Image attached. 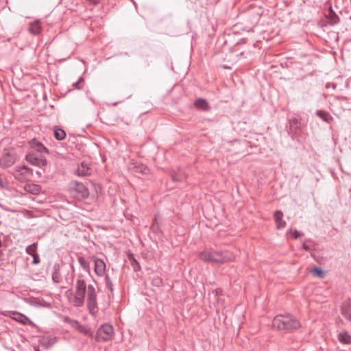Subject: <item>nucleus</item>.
Segmentation results:
<instances>
[{
    "label": "nucleus",
    "mask_w": 351,
    "mask_h": 351,
    "mask_svg": "<svg viewBox=\"0 0 351 351\" xmlns=\"http://www.w3.org/2000/svg\"><path fill=\"white\" fill-rule=\"evenodd\" d=\"M234 254L228 251H213L212 252L204 251L199 254V258L205 262L213 263H225L234 259Z\"/></svg>",
    "instance_id": "nucleus-1"
},
{
    "label": "nucleus",
    "mask_w": 351,
    "mask_h": 351,
    "mask_svg": "<svg viewBox=\"0 0 351 351\" xmlns=\"http://www.w3.org/2000/svg\"><path fill=\"white\" fill-rule=\"evenodd\" d=\"M300 326V322L289 314L276 315L273 320V327L278 330H295Z\"/></svg>",
    "instance_id": "nucleus-2"
},
{
    "label": "nucleus",
    "mask_w": 351,
    "mask_h": 351,
    "mask_svg": "<svg viewBox=\"0 0 351 351\" xmlns=\"http://www.w3.org/2000/svg\"><path fill=\"white\" fill-rule=\"evenodd\" d=\"M86 291V285L84 279L79 276L75 282V290L72 304L75 306H81L84 302V298Z\"/></svg>",
    "instance_id": "nucleus-3"
},
{
    "label": "nucleus",
    "mask_w": 351,
    "mask_h": 351,
    "mask_svg": "<svg viewBox=\"0 0 351 351\" xmlns=\"http://www.w3.org/2000/svg\"><path fill=\"white\" fill-rule=\"evenodd\" d=\"M87 306L92 315H95L97 313L96 290L92 285H89L87 288Z\"/></svg>",
    "instance_id": "nucleus-4"
},
{
    "label": "nucleus",
    "mask_w": 351,
    "mask_h": 351,
    "mask_svg": "<svg viewBox=\"0 0 351 351\" xmlns=\"http://www.w3.org/2000/svg\"><path fill=\"white\" fill-rule=\"evenodd\" d=\"M113 334V328L110 324H104L101 326L95 337V340L99 341H106L110 340Z\"/></svg>",
    "instance_id": "nucleus-5"
},
{
    "label": "nucleus",
    "mask_w": 351,
    "mask_h": 351,
    "mask_svg": "<svg viewBox=\"0 0 351 351\" xmlns=\"http://www.w3.org/2000/svg\"><path fill=\"white\" fill-rule=\"evenodd\" d=\"M26 160L32 165L38 167H43L47 165L46 159L33 151L26 156Z\"/></svg>",
    "instance_id": "nucleus-6"
},
{
    "label": "nucleus",
    "mask_w": 351,
    "mask_h": 351,
    "mask_svg": "<svg viewBox=\"0 0 351 351\" xmlns=\"http://www.w3.org/2000/svg\"><path fill=\"white\" fill-rule=\"evenodd\" d=\"M15 162V157L9 152L5 153L0 160V165L4 168L12 166Z\"/></svg>",
    "instance_id": "nucleus-7"
},
{
    "label": "nucleus",
    "mask_w": 351,
    "mask_h": 351,
    "mask_svg": "<svg viewBox=\"0 0 351 351\" xmlns=\"http://www.w3.org/2000/svg\"><path fill=\"white\" fill-rule=\"evenodd\" d=\"M106 271V264L105 263L99 258H96L95 260V272L99 276H101L104 274Z\"/></svg>",
    "instance_id": "nucleus-8"
},
{
    "label": "nucleus",
    "mask_w": 351,
    "mask_h": 351,
    "mask_svg": "<svg viewBox=\"0 0 351 351\" xmlns=\"http://www.w3.org/2000/svg\"><path fill=\"white\" fill-rule=\"evenodd\" d=\"M341 314L347 319L351 321V300H348L342 304Z\"/></svg>",
    "instance_id": "nucleus-9"
},
{
    "label": "nucleus",
    "mask_w": 351,
    "mask_h": 351,
    "mask_svg": "<svg viewBox=\"0 0 351 351\" xmlns=\"http://www.w3.org/2000/svg\"><path fill=\"white\" fill-rule=\"evenodd\" d=\"M194 106L197 109L206 112L210 109L208 102L203 98L197 99L194 102Z\"/></svg>",
    "instance_id": "nucleus-10"
},
{
    "label": "nucleus",
    "mask_w": 351,
    "mask_h": 351,
    "mask_svg": "<svg viewBox=\"0 0 351 351\" xmlns=\"http://www.w3.org/2000/svg\"><path fill=\"white\" fill-rule=\"evenodd\" d=\"M74 191L78 194L77 198H86L88 196V192L86 186L82 183H76Z\"/></svg>",
    "instance_id": "nucleus-11"
},
{
    "label": "nucleus",
    "mask_w": 351,
    "mask_h": 351,
    "mask_svg": "<svg viewBox=\"0 0 351 351\" xmlns=\"http://www.w3.org/2000/svg\"><path fill=\"white\" fill-rule=\"evenodd\" d=\"M32 151L34 152H36L38 154H42L43 152H48L47 148L40 142L33 140L30 143Z\"/></svg>",
    "instance_id": "nucleus-12"
},
{
    "label": "nucleus",
    "mask_w": 351,
    "mask_h": 351,
    "mask_svg": "<svg viewBox=\"0 0 351 351\" xmlns=\"http://www.w3.org/2000/svg\"><path fill=\"white\" fill-rule=\"evenodd\" d=\"M76 173L79 176H87L90 174V169L88 167V164L82 162L76 169Z\"/></svg>",
    "instance_id": "nucleus-13"
},
{
    "label": "nucleus",
    "mask_w": 351,
    "mask_h": 351,
    "mask_svg": "<svg viewBox=\"0 0 351 351\" xmlns=\"http://www.w3.org/2000/svg\"><path fill=\"white\" fill-rule=\"evenodd\" d=\"M283 213L280 210H277L274 213L275 221L278 229L284 228L286 226V222L282 220Z\"/></svg>",
    "instance_id": "nucleus-14"
},
{
    "label": "nucleus",
    "mask_w": 351,
    "mask_h": 351,
    "mask_svg": "<svg viewBox=\"0 0 351 351\" xmlns=\"http://www.w3.org/2000/svg\"><path fill=\"white\" fill-rule=\"evenodd\" d=\"M71 324L73 327L77 329L80 332L88 335L90 337L93 336V332L89 328H87L84 326L81 325L77 321H72Z\"/></svg>",
    "instance_id": "nucleus-15"
},
{
    "label": "nucleus",
    "mask_w": 351,
    "mask_h": 351,
    "mask_svg": "<svg viewBox=\"0 0 351 351\" xmlns=\"http://www.w3.org/2000/svg\"><path fill=\"white\" fill-rule=\"evenodd\" d=\"M25 190L32 194L36 195L40 192L41 188L38 184H27L25 186Z\"/></svg>",
    "instance_id": "nucleus-16"
},
{
    "label": "nucleus",
    "mask_w": 351,
    "mask_h": 351,
    "mask_svg": "<svg viewBox=\"0 0 351 351\" xmlns=\"http://www.w3.org/2000/svg\"><path fill=\"white\" fill-rule=\"evenodd\" d=\"M53 271L52 274V279L55 282H60L62 280L61 275L60 274V267L59 264H55L53 265Z\"/></svg>",
    "instance_id": "nucleus-17"
},
{
    "label": "nucleus",
    "mask_w": 351,
    "mask_h": 351,
    "mask_svg": "<svg viewBox=\"0 0 351 351\" xmlns=\"http://www.w3.org/2000/svg\"><path fill=\"white\" fill-rule=\"evenodd\" d=\"M41 26L39 21L32 23L29 27V32L33 35H38L40 34Z\"/></svg>",
    "instance_id": "nucleus-18"
},
{
    "label": "nucleus",
    "mask_w": 351,
    "mask_h": 351,
    "mask_svg": "<svg viewBox=\"0 0 351 351\" xmlns=\"http://www.w3.org/2000/svg\"><path fill=\"white\" fill-rule=\"evenodd\" d=\"M338 339L339 341L345 344L351 343V336L347 332H343L339 334Z\"/></svg>",
    "instance_id": "nucleus-19"
},
{
    "label": "nucleus",
    "mask_w": 351,
    "mask_h": 351,
    "mask_svg": "<svg viewBox=\"0 0 351 351\" xmlns=\"http://www.w3.org/2000/svg\"><path fill=\"white\" fill-rule=\"evenodd\" d=\"M12 315H14V317H13V319L20 323L26 324L29 321V319L26 316L19 313L13 312Z\"/></svg>",
    "instance_id": "nucleus-20"
},
{
    "label": "nucleus",
    "mask_w": 351,
    "mask_h": 351,
    "mask_svg": "<svg viewBox=\"0 0 351 351\" xmlns=\"http://www.w3.org/2000/svg\"><path fill=\"white\" fill-rule=\"evenodd\" d=\"M29 169L28 168L25 166H23L16 170L14 176L17 178H19L20 176L25 177L26 175L29 173Z\"/></svg>",
    "instance_id": "nucleus-21"
},
{
    "label": "nucleus",
    "mask_w": 351,
    "mask_h": 351,
    "mask_svg": "<svg viewBox=\"0 0 351 351\" xmlns=\"http://www.w3.org/2000/svg\"><path fill=\"white\" fill-rule=\"evenodd\" d=\"M316 114L318 117H319L322 119L327 123H330L332 120V117L328 112L324 111L319 110L317 111Z\"/></svg>",
    "instance_id": "nucleus-22"
},
{
    "label": "nucleus",
    "mask_w": 351,
    "mask_h": 351,
    "mask_svg": "<svg viewBox=\"0 0 351 351\" xmlns=\"http://www.w3.org/2000/svg\"><path fill=\"white\" fill-rule=\"evenodd\" d=\"M54 136L57 140L61 141L65 138L66 133L63 130L60 128H56L54 130Z\"/></svg>",
    "instance_id": "nucleus-23"
},
{
    "label": "nucleus",
    "mask_w": 351,
    "mask_h": 351,
    "mask_svg": "<svg viewBox=\"0 0 351 351\" xmlns=\"http://www.w3.org/2000/svg\"><path fill=\"white\" fill-rule=\"evenodd\" d=\"M37 245H38L37 243H34L33 244L27 246L26 248V252L31 256H34V255L36 254H37V252H36Z\"/></svg>",
    "instance_id": "nucleus-24"
},
{
    "label": "nucleus",
    "mask_w": 351,
    "mask_h": 351,
    "mask_svg": "<svg viewBox=\"0 0 351 351\" xmlns=\"http://www.w3.org/2000/svg\"><path fill=\"white\" fill-rule=\"evenodd\" d=\"M77 260L80 266L84 269V270H89V265L88 262L84 259V258H83L82 256H80L78 257Z\"/></svg>",
    "instance_id": "nucleus-25"
},
{
    "label": "nucleus",
    "mask_w": 351,
    "mask_h": 351,
    "mask_svg": "<svg viewBox=\"0 0 351 351\" xmlns=\"http://www.w3.org/2000/svg\"><path fill=\"white\" fill-rule=\"evenodd\" d=\"M313 276H318L322 278L324 276V271L322 269L318 267H315L311 271Z\"/></svg>",
    "instance_id": "nucleus-26"
},
{
    "label": "nucleus",
    "mask_w": 351,
    "mask_h": 351,
    "mask_svg": "<svg viewBox=\"0 0 351 351\" xmlns=\"http://www.w3.org/2000/svg\"><path fill=\"white\" fill-rule=\"evenodd\" d=\"M152 285L155 287H159L162 284V280L159 277H154L152 278Z\"/></svg>",
    "instance_id": "nucleus-27"
},
{
    "label": "nucleus",
    "mask_w": 351,
    "mask_h": 351,
    "mask_svg": "<svg viewBox=\"0 0 351 351\" xmlns=\"http://www.w3.org/2000/svg\"><path fill=\"white\" fill-rule=\"evenodd\" d=\"M330 20H331V24H337L339 21L338 16L334 13L332 10H330Z\"/></svg>",
    "instance_id": "nucleus-28"
},
{
    "label": "nucleus",
    "mask_w": 351,
    "mask_h": 351,
    "mask_svg": "<svg viewBox=\"0 0 351 351\" xmlns=\"http://www.w3.org/2000/svg\"><path fill=\"white\" fill-rule=\"evenodd\" d=\"M106 285L109 291H112V283L108 276L106 277Z\"/></svg>",
    "instance_id": "nucleus-29"
},
{
    "label": "nucleus",
    "mask_w": 351,
    "mask_h": 351,
    "mask_svg": "<svg viewBox=\"0 0 351 351\" xmlns=\"http://www.w3.org/2000/svg\"><path fill=\"white\" fill-rule=\"evenodd\" d=\"M290 234L292 235V237L294 239H297L302 235V234L300 232H299L298 231H297L296 230H290Z\"/></svg>",
    "instance_id": "nucleus-30"
},
{
    "label": "nucleus",
    "mask_w": 351,
    "mask_h": 351,
    "mask_svg": "<svg viewBox=\"0 0 351 351\" xmlns=\"http://www.w3.org/2000/svg\"><path fill=\"white\" fill-rule=\"evenodd\" d=\"M132 265L133 267V269L135 271H137L140 269V265L138 264V263L136 261V260H134L133 261V263H132Z\"/></svg>",
    "instance_id": "nucleus-31"
},
{
    "label": "nucleus",
    "mask_w": 351,
    "mask_h": 351,
    "mask_svg": "<svg viewBox=\"0 0 351 351\" xmlns=\"http://www.w3.org/2000/svg\"><path fill=\"white\" fill-rule=\"evenodd\" d=\"M33 256V264L36 265L40 263V258L38 254L32 256Z\"/></svg>",
    "instance_id": "nucleus-32"
},
{
    "label": "nucleus",
    "mask_w": 351,
    "mask_h": 351,
    "mask_svg": "<svg viewBox=\"0 0 351 351\" xmlns=\"http://www.w3.org/2000/svg\"><path fill=\"white\" fill-rule=\"evenodd\" d=\"M66 295L68 298L73 296V292L72 289H69L66 292Z\"/></svg>",
    "instance_id": "nucleus-33"
},
{
    "label": "nucleus",
    "mask_w": 351,
    "mask_h": 351,
    "mask_svg": "<svg viewBox=\"0 0 351 351\" xmlns=\"http://www.w3.org/2000/svg\"><path fill=\"white\" fill-rule=\"evenodd\" d=\"M297 123H298V121L296 119L290 121L291 127H293V125H296Z\"/></svg>",
    "instance_id": "nucleus-34"
},
{
    "label": "nucleus",
    "mask_w": 351,
    "mask_h": 351,
    "mask_svg": "<svg viewBox=\"0 0 351 351\" xmlns=\"http://www.w3.org/2000/svg\"><path fill=\"white\" fill-rule=\"evenodd\" d=\"M173 180H176V181H180V180H182V178L180 176H178V177L173 176Z\"/></svg>",
    "instance_id": "nucleus-35"
},
{
    "label": "nucleus",
    "mask_w": 351,
    "mask_h": 351,
    "mask_svg": "<svg viewBox=\"0 0 351 351\" xmlns=\"http://www.w3.org/2000/svg\"><path fill=\"white\" fill-rule=\"evenodd\" d=\"M80 84V82H76L75 84H74L75 86L77 88H80V87L78 86V84Z\"/></svg>",
    "instance_id": "nucleus-36"
},
{
    "label": "nucleus",
    "mask_w": 351,
    "mask_h": 351,
    "mask_svg": "<svg viewBox=\"0 0 351 351\" xmlns=\"http://www.w3.org/2000/svg\"><path fill=\"white\" fill-rule=\"evenodd\" d=\"M303 247L304 250H308V247L307 245H306L305 244L303 245Z\"/></svg>",
    "instance_id": "nucleus-37"
},
{
    "label": "nucleus",
    "mask_w": 351,
    "mask_h": 351,
    "mask_svg": "<svg viewBox=\"0 0 351 351\" xmlns=\"http://www.w3.org/2000/svg\"><path fill=\"white\" fill-rule=\"evenodd\" d=\"M37 351H38V350H37Z\"/></svg>",
    "instance_id": "nucleus-38"
}]
</instances>
